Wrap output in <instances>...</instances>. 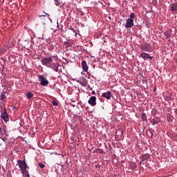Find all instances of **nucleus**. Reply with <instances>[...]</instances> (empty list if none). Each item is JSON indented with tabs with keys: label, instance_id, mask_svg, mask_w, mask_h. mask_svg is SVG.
Here are the masks:
<instances>
[{
	"label": "nucleus",
	"instance_id": "obj_17",
	"mask_svg": "<svg viewBox=\"0 0 177 177\" xmlns=\"http://www.w3.org/2000/svg\"><path fill=\"white\" fill-rule=\"evenodd\" d=\"M64 46L65 48H70V46H73V41H66L64 43Z\"/></svg>",
	"mask_w": 177,
	"mask_h": 177
},
{
	"label": "nucleus",
	"instance_id": "obj_3",
	"mask_svg": "<svg viewBox=\"0 0 177 177\" xmlns=\"http://www.w3.org/2000/svg\"><path fill=\"white\" fill-rule=\"evenodd\" d=\"M39 81L40 82V85L42 86H46L49 84V81L42 75H39Z\"/></svg>",
	"mask_w": 177,
	"mask_h": 177
},
{
	"label": "nucleus",
	"instance_id": "obj_13",
	"mask_svg": "<svg viewBox=\"0 0 177 177\" xmlns=\"http://www.w3.org/2000/svg\"><path fill=\"white\" fill-rule=\"evenodd\" d=\"M50 68H52L55 71V73H57L59 71V63L55 62L53 64V66H50Z\"/></svg>",
	"mask_w": 177,
	"mask_h": 177
},
{
	"label": "nucleus",
	"instance_id": "obj_29",
	"mask_svg": "<svg viewBox=\"0 0 177 177\" xmlns=\"http://www.w3.org/2000/svg\"><path fill=\"white\" fill-rule=\"evenodd\" d=\"M44 14H46L45 16H48V17H47V19H49V14H46V12H44Z\"/></svg>",
	"mask_w": 177,
	"mask_h": 177
},
{
	"label": "nucleus",
	"instance_id": "obj_12",
	"mask_svg": "<svg viewBox=\"0 0 177 177\" xmlns=\"http://www.w3.org/2000/svg\"><path fill=\"white\" fill-rule=\"evenodd\" d=\"M141 57H142V59H149V60H152L153 59V57L150 56L149 54L146 53H142L140 54Z\"/></svg>",
	"mask_w": 177,
	"mask_h": 177
},
{
	"label": "nucleus",
	"instance_id": "obj_15",
	"mask_svg": "<svg viewBox=\"0 0 177 177\" xmlns=\"http://www.w3.org/2000/svg\"><path fill=\"white\" fill-rule=\"evenodd\" d=\"M161 120L159 118H154L153 119L150 120V123L151 125H156V124H158Z\"/></svg>",
	"mask_w": 177,
	"mask_h": 177
},
{
	"label": "nucleus",
	"instance_id": "obj_26",
	"mask_svg": "<svg viewBox=\"0 0 177 177\" xmlns=\"http://www.w3.org/2000/svg\"><path fill=\"white\" fill-rule=\"evenodd\" d=\"M53 106H58L59 105V103H57V102H56L55 100H53L51 102Z\"/></svg>",
	"mask_w": 177,
	"mask_h": 177
},
{
	"label": "nucleus",
	"instance_id": "obj_1",
	"mask_svg": "<svg viewBox=\"0 0 177 177\" xmlns=\"http://www.w3.org/2000/svg\"><path fill=\"white\" fill-rule=\"evenodd\" d=\"M17 163L19 164L23 176L30 177V174L28 173V171H27V163H26V160H18Z\"/></svg>",
	"mask_w": 177,
	"mask_h": 177
},
{
	"label": "nucleus",
	"instance_id": "obj_33",
	"mask_svg": "<svg viewBox=\"0 0 177 177\" xmlns=\"http://www.w3.org/2000/svg\"><path fill=\"white\" fill-rule=\"evenodd\" d=\"M88 88L91 89V91H92V88H91V86H88Z\"/></svg>",
	"mask_w": 177,
	"mask_h": 177
},
{
	"label": "nucleus",
	"instance_id": "obj_36",
	"mask_svg": "<svg viewBox=\"0 0 177 177\" xmlns=\"http://www.w3.org/2000/svg\"><path fill=\"white\" fill-rule=\"evenodd\" d=\"M40 39H42L43 37H39Z\"/></svg>",
	"mask_w": 177,
	"mask_h": 177
},
{
	"label": "nucleus",
	"instance_id": "obj_10",
	"mask_svg": "<svg viewBox=\"0 0 177 177\" xmlns=\"http://www.w3.org/2000/svg\"><path fill=\"white\" fill-rule=\"evenodd\" d=\"M142 50H144V52H152L153 48L149 46H141Z\"/></svg>",
	"mask_w": 177,
	"mask_h": 177
},
{
	"label": "nucleus",
	"instance_id": "obj_8",
	"mask_svg": "<svg viewBox=\"0 0 177 177\" xmlns=\"http://www.w3.org/2000/svg\"><path fill=\"white\" fill-rule=\"evenodd\" d=\"M102 97L107 99V100H110L111 99V92L107 91V92L103 93L102 94Z\"/></svg>",
	"mask_w": 177,
	"mask_h": 177
},
{
	"label": "nucleus",
	"instance_id": "obj_16",
	"mask_svg": "<svg viewBox=\"0 0 177 177\" xmlns=\"http://www.w3.org/2000/svg\"><path fill=\"white\" fill-rule=\"evenodd\" d=\"M6 95H8V93L6 91H3L0 95V100H5Z\"/></svg>",
	"mask_w": 177,
	"mask_h": 177
},
{
	"label": "nucleus",
	"instance_id": "obj_9",
	"mask_svg": "<svg viewBox=\"0 0 177 177\" xmlns=\"http://www.w3.org/2000/svg\"><path fill=\"white\" fill-rule=\"evenodd\" d=\"M82 68L84 73H86L88 70H89V67L88 66V64H86V62L82 61Z\"/></svg>",
	"mask_w": 177,
	"mask_h": 177
},
{
	"label": "nucleus",
	"instance_id": "obj_28",
	"mask_svg": "<svg viewBox=\"0 0 177 177\" xmlns=\"http://www.w3.org/2000/svg\"><path fill=\"white\" fill-rule=\"evenodd\" d=\"M131 165H132L133 169L136 168V163H132Z\"/></svg>",
	"mask_w": 177,
	"mask_h": 177
},
{
	"label": "nucleus",
	"instance_id": "obj_35",
	"mask_svg": "<svg viewBox=\"0 0 177 177\" xmlns=\"http://www.w3.org/2000/svg\"><path fill=\"white\" fill-rule=\"evenodd\" d=\"M156 88H155L153 91H156Z\"/></svg>",
	"mask_w": 177,
	"mask_h": 177
},
{
	"label": "nucleus",
	"instance_id": "obj_22",
	"mask_svg": "<svg viewBox=\"0 0 177 177\" xmlns=\"http://www.w3.org/2000/svg\"><path fill=\"white\" fill-rule=\"evenodd\" d=\"M141 117L142 121H147V116L146 115V113H142Z\"/></svg>",
	"mask_w": 177,
	"mask_h": 177
},
{
	"label": "nucleus",
	"instance_id": "obj_31",
	"mask_svg": "<svg viewBox=\"0 0 177 177\" xmlns=\"http://www.w3.org/2000/svg\"><path fill=\"white\" fill-rule=\"evenodd\" d=\"M91 93H92V95H95L96 93L93 91L91 92Z\"/></svg>",
	"mask_w": 177,
	"mask_h": 177
},
{
	"label": "nucleus",
	"instance_id": "obj_5",
	"mask_svg": "<svg viewBox=\"0 0 177 177\" xmlns=\"http://www.w3.org/2000/svg\"><path fill=\"white\" fill-rule=\"evenodd\" d=\"M170 9H171V13H173L174 15H176L177 14V3H173L170 4Z\"/></svg>",
	"mask_w": 177,
	"mask_h": 177
},
{
	"label": "nucleus",
	"instance_id": "obj_32",
	"mask_svg": "<svg viewBox=\"0 0 177 177\" xmlns=\"http://www.w3.org/2000/svg\"><path fill=\"white\" fill-rule=\"evenodd\" d=\"M100 153H103V150H102V149H100Z\"/></svg>",
	"mask_w": 177,
	"mask_h": 177
},
{
	"label": "nucleus",
	"instance_id": "obj_7",
	"mask_svg": "<svg viewBox=\"0 0 177 177\" xmlns=\"http://www.w3.org/2000/svg\"><path fill=\"white\" fill-rule=\"evenodd\" d=\"M88 103L91 106H96V97L95 96L91 97L88 100Z\"/></svg>",
	"mask_w": 177,
	"mask_h": 177
},
{
	"label": "nucleus",
	"instance_id": "obj_24",
	"mask_svg": "<svg viewBox=\"0 0 177 177\" xmlns=\"http://www.w3.org/2000/svg\"><path fill=\"white\" fill-rule=\"evenodd\" d=\"M147 136H149V138H153V133H151V131H149L147 132Z\"/></svg>",
	"mask_w": 177,
	"mask_h": 177
},
{
	"label": "nucleus",
	"instance_id": "obj_30",
	"mask_svg": "<svg viewBox=\"0 0 177 177\" xmlns=\"http://www.w3.org/2000/svg\"><path fill=\"white\" fill-rule=\"evenodd\" d=\"M39 17H46V15H39Z\"/></svg>",
	"mask_w": 177,
	"mask_h": 177
},
{
	"label": "nucleus",
	"instance_id": "obj_21",
	"mask_svg": "<svg viewBox=\"0 0 177 177\" xmlns=\"http://www.w3.org/2000/svg\"><path fill=\"white\" fill-rule=\"evenodd\" d=\"M167 121L169 122H172L173 121H174V118H173V116H171V115H167Z\"/></svg>",
	"mask_w": 177,
	"mask_h": 177
},
{
	"label": "nucleus",
	"instance_id": "obj_25",
	"mask_svg": "<svg viewBox=\"0 0 177 177\" xmlns=\"http://www.w3.org/2000/svg\"><path fill=\"white\" fill-rule=\"evenodd\" d=\"M55 3L57 6H59L61 5L62 3H60V1L59 0H55Z\"/></svg>",
	"mask_w": 177,
	"mask_h": 177
},
{
	"label": "nucleus",
	"instance_id": "obj_37",
	"mask_svg": "<svg viewBox=\"0 0 177 177\" xmlns=\"http://www.w3.org/2000/svg\"><path fill=\"white\" fill-rule=\"evenodd\" d=\"M0 131H1V127H0Z\"/></svg>",
	"mask_w": 177,
	"mask_h": 177
},
{
	"label": "nucleus",
	"instance_id": "obj_27",
	"mask_svg": "<svg viewBox=\"0 0 177 177\" xmlns=\"http://www.w3.org/2000/svg\"><path fill=\"white\" fill-rule=\"evenodd\" d=\"M38 165H39V168H45V165H44V163H42V162H39Z\"/></svg>",
	"mask_w": 177,
	"mask_h": 177
},
{
	"label": "nucleus",
	"instance_id": "obj_23",
	"mask_svg": "<svg viewBox=\"0 0 177 177\" xmlns=\"http://www.w3.org/2000/svg\"><path fill=\"white\" fill-rule=\"evenodd\" d=\"M136 16V15H135V13L132 12L130 14V15H129L130 18H129V19H131V20H133V19H135Z\"/></svg>",
	"mask_w": 177,
	"mask_h": 177
},
{
	"label": "nucleus",
	"instance_id": "obj_2",
	"mask_svg": "<svg viewBox=\"0 0 177 177\" xmlns=\"http://www.w3.org/2000/svg\"><path fill=\"white\" fill-rule=\"evenodd\" d=\"M53 62V58L52 57H45L41 60V63L43 66H46V67H50Z\"/></svg>",
	"mask_w": 177,
	"mask_h": 177
},
{
	"label": "nucleus",
	"instance_id": "obj_6",
	"mask_svg": "<svg viewBox=\"0 0 177 177\" xmlns=\"http://www.w3.org/2000/svg\"><path fill=\"white\" fill-rule=\"evenodd\" d=\"M124 27L125 28H131V27H133V19H127V22Z\"/></svg>",
	"mask_w": 177,
	"mask_h": 177
},
{
	"label": "nucleus",
	"instance_id": "obj_14",
	"mask_svg": "<svg viewBox=\"0 0 177 177\" xmlns=\"http://www.w3.org/2000/svg\"><path fill=\"white\" fill-rule=\"evenodd\" d=\"M142 161H146L147 160H149L150 158V154L149 153H144L141 156L140 158Z\"/></svg>",
	"mask_w": 177,
	"mask_h": 177
},
{
	"label": "nucleus",
	"instance_id": "obj_19",
	"mask_svg": "<svg viewBox=\"0 0 177 177\" xmlns=\"http://www.w3.org/2000/svg\"><path fill=\"white\" fill-rule=\"evenodd\" d=\"M169 138L173 140H176V142H177V134H170Z\"/></svg>",
	"mask_w": 177,
	"mask_h": 177
},
{
	"label": "nucleus",
	"instance_id": "obj_20",
	"mask_svg": "<svg viewBox=\"0 0 177 177\" xmlns=\"http://www.w3.org/2000/svg\"><path fill=\"white\" fill-rule=\"evenodd\" d=\"M26 97L27 99H31V97H34V94H32L31 92H28L26 93Z\"/></svg>",
	"mask_w": 177,
	"mask_h": 177
},
{
	"label": "nucleus",
	"instance_id": "obj_4",
	"mask_svg": "<svg viewBox=\"0 0 177 177\" xmlns=\"http://www.w3.org/2000/svg\"><path fill=\"white\" fill-rule=\"evenodd\" d=\"M1 118L5 121V122H8L9 121V115H8V112H6V109H3V112L1 114Z\"/></svg>",
	"mask_w": 177,
	"mask_h": 177
},
{
	"label": "nucleus",
	"instance_id": "obj_11",
	"mask_svg": "<svg viewBox=\"0 0 177 177\" xmlns=\"http://www.w3.org/2000/svg\"><path fill=\"white\" fill-rule=\"evenodd\" d=\"M77 82H80L82 86H86V84H88L86 82V79L84 77H82Z\"/></svg>",
	"mask_w": 177,
	"mask_h": 177
},
{
	"label": "nucleus",
	"instance_id": "obj_18",
	"mask_svg": "<svg viewBox=\"0 0 177 177\" xmlns=\"http://www.w3.org/2000/svg\"><path fill=\"white\" fill-rule=\"evenodd\" d=\"M164 39H168V38H171V33H169L168 31L165 32L164 33Z\"/></svg>",
	"mask_w": 177,
	"mask_h": 177
},
{
	"label": "nucleus",
	"instance_id": "obj_34",
	"mask_svg": "<svg viewBox=\"0 0 177 177\" xmlns=\"http://www.w3.org/2000/svg\"><path fill=\"white\" fill-rule=\"evenodd\" d=\"M142 162H143V161H142V160H141V161H140V164H142Z\"/></svg>",
	"mask_w": 177,
	"mask_h": 177
}]
</instances>
